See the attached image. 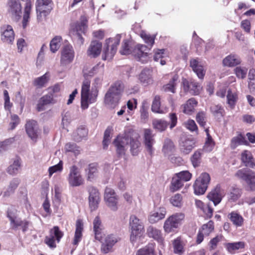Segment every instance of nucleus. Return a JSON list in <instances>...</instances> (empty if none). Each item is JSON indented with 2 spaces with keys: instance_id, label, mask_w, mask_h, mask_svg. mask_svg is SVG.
<instances>
[{
  "instance_id": "f257e3e1",
  "label": "nucleus",
  "mask_w": 255,
  "mask_h": 255,
  "mask_svg": "<svg viewBox=\"0 0 255 255\" xmlns=\"http://www.w3.org/2000/svg\"><path fill=\"white\" fill-rule=\"evenodd\" d=\"M128 142L130 143V151L132 155H136L139 150L140 143L138 139V136L129 137L128 135L124 136L119 135L113 141L116 147L117 153L119 156L124 155L128 147Z\"/></svg>"
},
{
  "instance_id": "f03ea898",
  "label": "nucleus",
  "mask_w": 255,
  "mask_h": 255,
  "mask_svg": "<svg viewBox=\"0 0 255 255\" xmlns=\"http://www.w3.org/2000/svg\"><path fill=\"white\" fill-rule=\"evenodd\" d=\"M90 81L85 79L82 83L81 96V106L83 110L88 109L90 104L95 103L96 101L98 96V92H90Z\"/></svg>"
},
{
  "instance_id": "7ed1b4c3",
  "label": "nucleus",
  "mask_w": 255,
  "mask_h": 255,
  "mask_svg": "<svg viewBox=\"0 0 255 255\" xmlns=\"http://www.w3.org/2000/svg\"><path fill=\"white\" fill-rule=\"evenodd\" d=\"M124 89L122 82L118 81L115 82L106 94L105 103L111 106H115L118 102Z\"/></svg>"
},
{
  "instance_id": "20e7f679",
  "label": "nucleus",
  "mask_w": 255,
  "mask_h": 255,
  "mask_svg": "<svg viewBox=\"0 0 255 255\" xmlns=\"http://www.w3.org/2000/svg\"><path fill=\"white\" fill-rule=\"evenodd\" d=\"M131 229L130 241L133 245L138 242L144 233V227L140 220L135 216L131 215L129 219Z\"/></svg>"
},
{
  "instance_id": "39448f33",
  "label": "nucleus",
  "mask_w": 255,
  "mask_h": 255,
  "mask_svg": "<svg viewBox=\"0 0 255 255\" xmlns=\"http://www.w3.org/2000/svg\"><path fill=\"white\" fill-rule=\"evenodd\" d=\"M185 214L182 212L175 213L169 216L165 221L163 229L166 233L174 231L184 221Z\"/></svg>"
},
{
  "instance_id": "423d86ee",
  "label": "nucleus",
  "mask_w": 255,
  "mask_h": 255,
  "mask_svg": "<svg viewBox=\"0 0 255 255\" xmlns=\"http://www.w3.org/2000/svg\"><path fill=\"white\" fill-rule=\"evenodd\" d=\"M121 35L117 34L114 38H110L106 40L102 58L103 60H111L117 52L119 45Z\"/></svg>"
},
{
  "instance_id": "0eeeda50",
  "label": "nucleus",
  "mask_w": 255,
  "mask_h": 255,
  "mask_svg": "<svg viewBox=\"0 0 255 255\" xmlns=\"http://www.w3.org/2000/svg\"><path fill=\"white\" fill-rule=\"evenodd\" d=\"M121 240L120 237L116 234H109L102 235V243L101 251L104 254H107L111 251L115 245Z\"/></svg>"
},
{
  "instance_id": "6e6552de",
  "label": "nucleus",
  "mask_w": 255,
  "mask_h": 255,
  "mask_svg": "<svg viewBox=\"0 0 255 255\" xmlns=\"http://www.w3.org/2000/svg\"><path fill=\"white\" fill-rule=\"evenodd\" d=\"M235 176L239 179L245 181L252 190L255 189V172L248 168L238 170Z\"/></svg>"
},
{
  "instance_id": "1a4fd4ad",
  "label": "nucleus",
  "mask_w": 255,
  "mask_h": 255,
  "mask_svg": "<svg viewBox=\"0 0 255 255\" xmlns=\"http://www.w3.org/2000/svg\"><path fill=\"white\" fill-rule=\"evenodd\" d=\"M52 0H37L36 2V10L37 20H42L43 16L47 15L52 8Z\"/></svg>"
},
{
  "instance_id": "9d476101",
  "label": "nucleus",
  "mask_w": 255,
  "mask_h": 255,
  "mask_svg": "<svg viewBox=\"0 0 255 255\" xmlns=\"http://www.w3.org/2000/svg\"><path fill=\"white\" fill-rule=\"evenodd\" d=\"M210 181V176L206 172L202 173L196 179L193 187L196 195H202L206 192Z\"/></svg>"
},
{
  "instance_id": "9b49d317",
  "label": "nucleus",
  "mask_w": 255,
  "mask_h": 255,
  "mask_svg": "<svg viewBox=\"0 0 255 255\" xmlns=\"http://www.w3.org/2000/svg\"><path fill=\"white\" fill-rule=\"evenodd\" d=\"M67 180L69 185L72 187L79 186L83 184L84 180L80 169L76 165H72L70 167Z\"/></svg>"
},
{
  "instance_id": "f8f14e48",
  "label": "nucleus",
  "mask_w": 255,
  "mask_h": 255,
  "mask_svg": "<svg viewBox=\"0 0 255 255\" xmlns=\"http://www.w3.org/2000/svg\"><path fill=\"white\" fill-rule=\"evenodd\" d=\"M75 56L73 46L67 44L63 46L61 51L60 65L66 66L72 62Z\"/></svg>"
},
{
  "instance_id": "ddd939ff",
  "label": "nucleus",
  "mask_w": 255,
  "mask_h": 255,
  "mask_svg": "<svg viewBox=\"0 0 255 255\" xmlns=\"http://www.w3.org/2000/svg\"><path fill=\"white\" fill-rule=\"evenodd\" d=\"M63 236L57 226H54L49 231V235L45 237V244L51 248H55L56 246V242L59 243Z\"/></svg>"
},
{
  "instance_id": "4468645a",
  "label": "nucleus",
  "mask_w": 255,
  "mask_h": 255,
  "mask_svg": "<svg viewBox=\"0 0 255 255\" xmlns=\"http://www.w3.org/2000/svg\"><path fill=\"white\" fill-rule=\"evenodd\" d=\"M150 48L147 46L138 44L131 51L132 55L138 61L145 63L148 60V54Z\"/></svg>"
},
{
  "instance_id": "2eb2a0df",
  "label": "nucleus",
  "mask_w": 255,
  "mask_h": 255,
  "mask_svg": "<svg viewBox=\"0 0 255 255\" xmlns=\"http://www.w3.org/2000/svg\"><path fill=\"white\" fill-rule=\"evenodd\" d=\"M104 199L107 205L111 210L116 211L118 210L119 197L113 189L109 187L106 188Z\"/></svg>"
},
{
  "instance_id": "dca6fc26",
  "label": "nucleus",
  "mask_w": 255,
  "mask_h": 255,
  "mask_svg": "<svg viewBox=\"0 0 255 255\" xmlns=\"http://www.w3.org/2000/svg\"><path fill=\"white\" fill-rule=\"evenodd\" d=\"M0 32L1 40L3 42L12 44L14 40V32L12 26L4 24L0 27Z\"/></svg>"
},
{
  "instance_id": "f3484780",
  "label": "nucleus",
  "mask_w": 255,
  "mask_h": 255,
  "mask_svg": "<svg viewBox=\"0 0 255 255\" xmlns=\"http://www.w3.org/2000/svg\"><path fill=\"white\" fill-rule=\"evenodd\" d=\"M182 84L184 91L192 95H197L202 90L201 85L198 82L193 80L189 81L186 79H183Z\"/></svg>"
},
{
  "instance_id": "a211bd4d",
  "label": "nucleus",
  "mask_w": 255,
  "mask_h": 255,
  "mask_svg": "<svg viewBox=\"0 0 255 255\" xmlns=\"http://www.w3.org/2000/svg\"><path fill=\"white\" fill-rule=\"evenodd\" d=\"M25 130L28 136L33 141H36L39 134V130L37 122L34 120H28L25 126Z\"/></svg>"
},
{
  "instance_id": "6ab92c4d",
  "label": "nucleus",
  "mask_w": 255,
  "mask_h": 255,
  "mask_svg": "<svg viewBox=\"0 0 255 255\" xmlns=\"http://www.w3.org/2000/svg\"><path fill=\"white\" fill-rule=\"evenodd\" d=\"M225 193L220 185H217L208 194V199L214 203L215 206L219 204L225 196Z\"/></svg>"
},
{
  "instance_id": "aec40b11",
  "label": "nucleus",
  "mask_w": 255,
  "mask_h": 255,
  "mask_svg": "<svg viewBox=\"0 0 255 255\" xmlns=\"http://www.w3.org/2000/svg\"><path fill=\"white\" fill-rule=\"evenodd\" d=\"M7 11L9 14L15 19L20 17L21 6L18 0H8L7 2Z\"/></svg>"
},
{
  "instance_id": "412c9836",
  "label": "nucleus",
  "mask_w": 255,
  "mask_h": 255,
  "mask_svg": "<svg viewBox=\"0 0 255 255\" xmlns=\"http://www.w3.org/2000/svg\"><path fill=\"white\" fill-rule=\"evenodd\" d=\"M89 206L92 210H95L98 206L100 198L98 191L93 187L89 188Z\"/></svg>"
},
{
  "instance_id": "4be33fe9",
  "label": "nucleus",
  "mask_w": 255,
  "mask_h": 255,
  "mask_svg": "<svg viewBox=\"0 0 255 255\" xmlns=\"http://www.w3.org/2000/svg\"><path fill=\"white\" fill-rule=\"evenodd\" d=\"M143 138L144 143L147 151L150 154H151L153 152L152 146L155 143L154 134L151 129L149 128L144 129Z\"/></svg>"
},
{
  "instance_id": "5701e85b",
  "label": "nucleus",
  "mask_w": 255,
  "mask_h": 255,
  "mask_svg": "<svg viewBox=\"0 0 255 255\" xmlns=\"http://www.w3.org/2000/svg\"><path fill=\"white\" fill-rule=\"evenodd\" d=\"M197 105L198 102L194 98H191L181 106V109L184 114L190 116L194 113Z\"/></svg>"
},
{
  "instance_id": "b1692460",
  "label": "nucleus",
  "mask_w": 255,
  "mask_h": 255,
  "mask_svg": "<svg viewBox=\"0 0 255 255\" xmlns=\"http://www.w3.org/2000/svg\"><path fill=\"white\" fill-rule=\"evenodd\" d=\"M190 66L199 79H203L205 75L206 70L201 62H199L197 59H191Z\"/></svg>"
},
{
  "instance_id": "393cba45",
  "label": "nucleus",
  "mask_w": 255,
  "mask_h": 255,
  "mask_svg": "<svg viewBox=\"0 0 255 255\" xmlns=\"http://www.w3.org/2000/svg\"><path fill=\"white\" fill-rule=\"evenodd\" d=\"M102 46L101 42L96 40L92 41L87 51L88 56L92 58L98 57L101 53Z\"/></svg>"
},
{
  "instance_id": "a878e982",
  "label": "nucleus",
  "mask_w": 255,
  "mask_h": 255,
  "mask_svg": "<svg viewBox=\"0 0 255 255\" xmlns=\"http://www.w3.org/2000/svg\"><path fill=\"white\" fill-rule=\"evenodd\" d=\"M151 111L155 113L164 114L168 111V108L166 106H161L160 97L156 95L152 101Z\"/></svg>"
},
{
  "instance_id": "bb28decb",
  "label": "nucleus",
  "mask_w": 255,
  "mask_h": 255,
  "mask_svg": "<svg viewBox=\"0 0 255 255\" xmlns=\"http://www.w3.org/2000/svg\"><path fill=\"white\" fill-rule=\"evenodd\" d=\"M166 214V208L164 207H160L157 211L150 213L148 217L149 222L151 224L155 223L164 218Z\"/></svg>"
},
{
  "instance_id": "cd10ccee",
  "label": "nucleus",
  "mask_w": 255,
  "mask_h": 255,
  "mask_svg": "<svg viewBox=\"0 0 255 255\" xmlns=\"http://www.w3.org/2000/svg\"><path fill=\"white\" fill-rule=\"evenodd\" d=\"M93 227L95 239L99 241H102L104 227L99 217L97 216L94 219L93 221Z\"/></svg>"
},
{
  "instance_id": "c85d7f7f",
  "label": "nucleus",
  "mask_w": 255,
  "mask_h": 255,
  "mask_svg": "<svg viewBox=\"0 0 255 255\" xmlns=\"http://www.w3.org/2000/svg\"><path fill=\"white\" fill-rule=\"evenodd\" d=\"M151 73L152 71L150 69H143L138 75L140 82L144 86L151 84L153 82Z\"/></svg>"
},
{
  "instance_id": "c756f323",
  "label": "nucleus",
  "mask_w": 255,
  "mask_h": 255,
  "mask_svg": "<svg viewBox=\"0 0 255 255\" xmlns=\"http://www.w3.org/2000/svg\"><path fill=\"white\" fill-rule=\"evenodd\" d=\"M195 142L189 138H183L180 142V148L184 154L189 153L194 147Z\"/></svg>"
},
{
  "instance_id": "7c9ffc66",
  "label": "nucleus",
  "mask_w": 255,
  "mask_h": 255,
  "mask_svg": "<svg viewBox=\"0 0 255 255\" xmlns=\"http://www.w3.org/2000/svg\"><path fill=\"white\" fill-rule=\"evenodd\" d=\"M83 229V225L82 221L78 220L76 224V231L75 232L73 245L77 246L79 243L81 241L82 237V231Z\"/></svg>"
},
{
  "instance_id": "2f4dec72",
  "label": "nucleus",
  "mask_w": 255,
  "mask_h": 255,
  "mask_svg": "<svg viewBox=\"0 0 255 255\" xmlns=\"http://www.w3.org/2000/svg\"><path fill=\"white\" fill-rule=\"evenodd\" d=\"M241 59L237 55L231 54L225 57L223 60V64L225 66L234 67L240 64Z\"/></svg>"
},
{
  "instance_id": "473e14b6",
  "label": "nucleus",
  "mask_w": 255,
  "mask_h": 255,
  "mask_svg": "<svg viewBox=\"0 0 255 255\" xmlns=\"http://www.w3.org/2000/svg\"><path fill=\"white\" fill-rule=\"evenodd\" d=\"M147 234L149 237L153 238L158 243L161 244L163 243V239L160 230L150 226L147 229Z\"/></svg>"
},
{
  "instance_id": "72a5a7b5",
  "label": "nucleus",
  "mask_w": 255,
  "mask_h": 255,
  "mask_svg": "<svg viewBox=\"0 0 255 255\" xmlns=\"http://www.w3.org/2000/svg\"><path fill=\"white\" fill-rule=\"evenodd\" d=\"M57 102V99L53 98L52 96H50L48 93L42 96L39 100L37 105V108L40 111L42 110V107L48 104H54Z\"/></svg>"
},
{
  "instance_id": "f704fd0d",
  "label": "nucleus",
  "mask_w": 255,
  "mask_h": 255,
  "mask_svg": "<svg viewBox=\"0 0 255 255\" xmlns=\"http://www.w3.org/2000/svg\"><path fill=\"white\" fill-rule=\"evenodd\" d=\"M19 184V180L17 178L13 179L9 183L8 187L3 192V196L8 197L12 195L15 191Z\"/></svg>"
},
{
  "instance_id": "c9c22d12",
  "label": "nucleus",
  "mask_w": 255,
  "mask_h": 255,
  "mask_svg": "<svg viewBox=\"0 0 255 255\" xmlns=\"http://www.w3.org/2000/svg\"><path fill=\"white\" fill-rule=\"evenodd\" d=\"M241 159L246 166L251 168L255 166L251 152L247 150L244 151L242 154Z\"/></svg>"
},
{
  "instance_id": "e433bc0d",
  "label": "nucleus",
  "mask_w": 255,
  "mask_h": 255,
  "mask_svg": "<svg viewBox=\"0 0 255 255\" xmlns=\"http://www.w3.org/2000/svg\"><path fill=\"white\" fill-rule=\"evenodd\" d=\"M87 19L85 16L81 17V22L76 27L77 31V35L82 43H83L84 39L80 33H85L87 28Z\"/></svg>"
},
{
  "instance_id": "4c0bfd02",
  "label": "nucleus",
  "mask_w": 255,
  "mask_h": 255,
  "mask_svg": "<svg viewBox=\"0 0 255 255\" xmlns=\"http://www.w3.org/2000/svg\"><path fill=\"white\" fill-rule=\"evenodd\" d=\"M178 78L179 77L178 75L174 74L169 82L163 87L164 91L174 93L175 92L176 86L178 83Z\"/></svg>"
},
{
  "instance_id": "58836bf2",
  "label": "nucleus",
  "mask_w": 255,
  "mask_h": 255,
  "mask_svg": "<svg viewBox=\"0 0 255 255\" xmlns=\"http://www.w3.org/2000/svg\"><path fill=\"white\" fill-rule=\"evenodd\" d=\"M168 125L169 123L163 119H154L152 121L153 128L160 132L164 131Z\"/></svg>"
},
{
  "instance_id": "ea45409f",
  "label": "nucleus",
  "mask_w": 255,
  "mask_h": 255,
  "mask_svg": "<svg viewBox=\"0 0 255 255\" xmlns=\"http://www.w3.org/2000/svg\"><path fill=\"white\" fill-rule=\"evenodd\" d=\"M174 253L181 255L184 252V244L181 238L178 237L173 242Z\"/></svg>"
},
{
  "instance_id": "a19ab883",
  "label": "nucleus",
  "mask_w": 255,
  "mask_h": 255,
  "mask_svg": "<svg viewBox=\"0 0 255 255\" xmlns=\"http://www.w3.org/2000/svg\"><path fill=\"white\" fill-rule=\"evenodd\" d=\"M29 222L27 220H22L19 218H17L13 223L10 224L12 229H17L20 227L22 230L23 232L27 231Z\"/></svg>"
},
{
  "instance_id": "79ce46f5",
  "label": "nucleus",
  "mask_w": 255,
  "mask_h": 255,
  "mask_svg": "<svg viewBox=\"0 0 255 255\" xmlns=\"http://www.w3.org/2000/svg\"><path fill=\"white\" fill-rule=\"evenodd\" d=\"M49 75L48 73H46L42 76L36 78L33 81V85L39 88H41L45 86V84L48 82Z\"/></svg>"
},
{
  "instance_id": "37998d69",
  "label": "nucleus",
  "mask_w": 255,
  "mask_h": 255,
  "mask_svg": "<svg viewBox=\"0 0 255 255\" xmlns=\"http://www.w3.org/2000/svg\"><path fill=\"white\" fill-rule=\"evenodd\" d=\"M245 246V244L243 242L227 243L225 245L227 250L231 253H234L237 250L244 249Z\"/></svg>"
},
{
  "instance_id": "c03bdc74",
  "label": "nucleus",
  "mask_w": 255,
  "mask_h": 255,
  "mask_svg": "<svg viewBox=\"0 0 255 255\" xmlns=\"http://www.w3.org/2000/svg\"><path fill=\"white\" fill-rule=\"evenodd\" d=\"M246 143V141L245 137L241 134H240L232 138L230 144L231 148L234 149L238 146L245 144Z\"/></svg>"
},
{
  "instance_id": "a18cd8bd",
  "label": "nucleus",
  "mask_w": 255,
  "mask_h": 255,
  "mask_svg": "<svg viewBox=\"0 0 255 255\" xmlns=\"http://www.w3.org/2000/svg\"><path fill=\"white\" fill-rule=\"evenodd\" d=\"M140 36L144 42L148 44L147 46L151 48L154 43L155 36L151 35L145 31H141Z\"/></svg>"
},
{
  "instance_id": "49530a36",
  "label": "nucleus",
  "mask_w": 255,
  "mask_h": 255,
  "mask_svg": "<svg viewBox=\"0 0 255 255\" xmlns=\"http://www.w3.org/2000/svg\"><path fill=\"white\" fill-rule=\"evenodd\" d=\"M88 134V131L84 127L79 128L73 133L74 139L77 141H80L86 137Z\"/></svg>"
},
{
  "instance_id": "de8ad7c7",
  "label": "nucleus",
  "mask_w": 255,
  "mask_h": 255,
  "mask_svg": "<svg viewBox=\"0 0 255 255\" xmlns=\"http://www.w3.org/2000/svg\"><path fill=\"white\" fill-rule=\"evenodd\" d=\"M62 38L61 36H56L50 41V48L52 53L56 52L60 48L61 44Z\"/></svg>"
},
{
  "instance_id": "09e8293b",
  "label": "nucleus",
  "mask_w": 255,
  "mask_h": 255,
  "mask_svg": "<svg viewBox=\"0 0 255 255\" xmlns=\"http://www.w3.org/2000/svg\"><path fill=\"white\" fill-rule=\"evenodd\" d=\"M183 185V182L181 181L177 175L175 174L172 178L171 183L170 191L171 192H175L180 189Z\"/></svg>"
},
{
  "instance_id": "8fccbe9b",
  "label": "nucleus",
  "mask_w": 255,
  "mask_h": 255,
  "mask_svg": "<svg viewBox=\"0 0 255 255\" xmlns=\"http://www.w3.org/2000/svg\"><path fill=\"white\" fill-rule=\"evenodd\" d=\"M205 131L207 134V139L204 146V150L206 152H210L213 150L215 143L211 136L209 133L208 129L206 128Z\"/></svg>"
},
{
  "instance_id": "3c124183",
  "label": "nucleus",
  "mask_w": 255,
  "mask_h": 255,
  "mask_svg": "<svg viewBox=\"0 0 255 255\" xmlns=\"http://www.w3.org/2000/svg\"><path fill=\"white\" fill-rule=\"evenodd\" d=\"M172 206L177 208H181L183 205V198L180 194L177 193L171 196L169 200Z\"/></svg>"
},
{
  "instance_id": "603ef678",
  "label": "nucleus",
  "mask_w": 255,
  "mask_h": 255,
  "mask_svg": "<svg viewBox=\"0 0 255 255\" xmlns=\"http://www.w3.org/2000/svg\"><path fill=\"white\" fill-rule=\"evenodd\" d=\"M210 111L211 113L216 118H220L224 116V110L221 105H212L210 107Z\"/></svg>"
},
{
  "instance_id": "864d4df0",
  "label": "nucleus",
  "mask_w": 255,
  "mask_h": 255,
  "mask_svg": "<svg viewBox=\"0 0 255 255\" xmlns=\"http://www.w3.org/2000/svg\"><path fill=\"white\" fill-rule=\"evenodd\" d=\"M230 219L236 226H241L243 223V218L238 213L233 212L230 214Z\"/></svg>"
},
{
  "instance_id": "5fc2aeb1",
  "label": "nucleus",
  "mask_w": 255,
  "mask_h": 255,
  "mask_svg": "<svg viewBox=\"0 0 255 255\" xmlns=\"http://www.w3.org/2000/svg\"><path fill=\"white\" fill-rule=\"evenodd\" d=\"M61 90V86L60 84L57 83L53 86L48 87L47 89L48 93L52 96L53 98L56 99L57 98Z\"/></svg>"
},
{
  "instance_id": "6e6d98bb",
  "label": "nucleus",
  "mask_w": 255,
  "mask_h": 255,
  "mask_svg": "<svg viewBox=\"0 0 255 255\" xmlns=\"http://www.w3.org/2000/svg\"><path fill=\"white\" fill-rule=\"evenodd\" d=\"M20 162L19 159L14 160L13 163L7 168V172L11 175L16 174L20 168Z\"/></svg>"
},
{
  "instance_id": "4d7b16f0",
  "label": "nucleus",
  "mask_w": 255,
  "mask_h": 255,
  "mask_svg": "<svg viewBox=\"0 0 255 255\" xmlns=\"http://www.w3.org/2000/svg\"><path fill=\"white\" fill-rule=\"evenodd\" d=\"M154 247L153 244H149L145 247L138 250L136 255H152Z\"/></svg>"
},
{
  "instance_id": "13d9d810",
  "label": "nucleus",
  "mask_w": 255,
  "mask_h": 255,
  "mask_svg": "<svg viewBox=\"0 0 255 255\" xmlns=\"http://www.w3.org/2000/svg\"><path fill=\"white\" fill-rule=\"evenodd\" d=\"M174 145L170 139L167 138L164 140L162 151L165 154H169L174 150Z\"/></svg>"
},
{
  "instance_id": "bf43d9fd",
  "label": "nucleus",
  "mask_w": 255,
  "mask_h": 255,
  "mask_svg": "<svg viewBox=\"0 0 255 255\" xmlns=\"http://www.w3.org/2000/svg\"><path fill=\"white\" fill-rule=\"evenodd\" d=\"M227 98L228 105L231 107V108H233L238 99L237 93L235 92H232L231 90H228Z\"/></svg>"
},
{
  "instance_id": "052dcab7",
  "label": "nucleus",
  "mask_w": 255,
  "mask_h": 255,
  "mask_svg": "<svg viewBox=\"0 0 255 255\" xmlns=\"http://www.w3.org/2000/svg\"><path fill=\"white\" fill-rule=\"evenodd\" d=\"M196 120L200 126L205 128L207 121L206 113L203 111L199 112L196 115Z\"/></svg>"
},
{
  "instance_id": "680f3d73",
  "label": "nucleus",
  "mask_w": 255,
  "mask_h": 255,
  "mask_svg": "<svg viewBox=\"0 0 255 255\" xmlns=\"http://www.w3.org/2000/svg\"><path fill=\"white\" fill-rule=\"evenodd\" d=\"M247 72L248 69L245 67L238 66L234 69V72L239 79H245L246 77Z\"/></svg>"
},
{
  "instance_id": "e2e57ef3",
  "label": "nucleus",
  "mask_w": 255,
  "mask_h": 255,
  "mask_svg": "<svg viewBox=\"0 0 255 255\" xmlns=\"http://www.w3.org/2000/svg\"><path fill=\"white\" fill-rule=\"evenodd\" d=\"M214 229V223L213 221H210L207 224H204L200 231L204 233V235L208 236L213 232Z\"/></svg>"
},
{
  "instance_id": "0e129e2a",
  "label": "nucleus",
  "mask_w": 255,
  "mask_h": 255,
  "mask_svg": "<svg viewBox=\"0 0 255 255\" xmlns=\"http://www.w3.org/2000/svg\"><path fill=\"white\" fill-rule=\"evenodd\" d=\"M201 154L202 153L200 150H197L191 156V161L194 167L199 166L201 161Z\"/></svg>"
},
{
  "instance_id": "69168bd1",
  "label": "nucleus",
  "mask_w": 255,
  "mask_h": 255,
  "mask_svg": "<svg viewBox=\"0 0 255 255\" xmlns=\"http://www.w3.org/2000/svg\"><path fill=\"white\" fill-rule=\"evenodd\" d=\"M182 182L189 181L192 177V174L188 171H182L175 174Z\"/></svg>"
},
{
  "instance_id": "338daca9",
  "label": "nucleus",
  "mask_w": 255,
  "mask_h": 255,
  "mask_svg": "<svg viewBox=\"0 0 255 255\" xmlns=\"http://www.w3.org/2000/svg\"><path fill=\"white\" fill-rule=\"evenodd\" d=\"M65 150L67 152H73L75 155L80 153L79 147L74 143H68L65 146Z\"/></svg>"
},
{
  "instance_id": "774afa93",
  "label": "nucleus",
  "mask_w": 255,
  "mask_h": 255,
  "mask_svg": "<svg viewBox=\"0 0 255 255\" xmlns=\"http://www.w3.org/2000/svg\"><path fill=\"white\" fill-rule=\"evenodd\" d=\"M13 138L6 139L3 141L0 142V152L4 151L8 149L10 145L14 142Z\"/></svg>"
}]
</instances>
